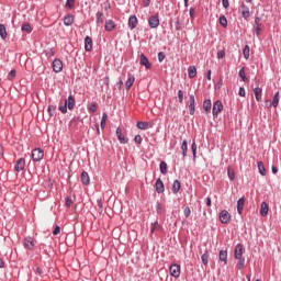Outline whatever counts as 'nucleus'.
<instances>
[{
    "instance_id": "nucleus-1",
    "label": "nucleus",
    "mask_w": 281,
    "mask_h": 281,
    "mask_svg": "<svg viewBox=\"0 0 281 281\" xmlns=\"http://www.w3.org/2000/svg\"><path fill=\"white\" fill-rule=\"evenodd\" d=\"M244 254H245V246L243 244H237L234 248V258L235 260H238L237 269H239V271L241 269H245V257L243 256Z\"/></svg>"
},
{
    "instance_id": "nucleus-2",
    "label": "nucleus",
    "mask_w": 281,
    "mask_h": 281,
    "mask_svg": "<svg viewBox=\"0 0 281 281\" xmlns=\"http://www.w3.org/2000/svg\"><path fill=\"white\" fill-rule=\"evenodd\" d=\"M223 109H224L223 101L221 100L215 101L212 109L213 117L214 119L218 117V113H222Z\"/></svg>"
},
{
    "instance_id": "nucleus-3",
    "label": "nucleus",
    "mask_w": 281,
    "mask_h": 281,
    "mask_svg": "<svg viewBox=\"0 0 281 281\" xmlns=\"http://www.w3.org/2000/svg\"><path fill=\"white\" fill-rule=\"evenodd\" d=\"M220 221L223 225H228V223H232V214L227 210L221 211Z\"/></svg>"
},
{
    "instance_id": "nucleus-4",
    "label": "nucleus",
    "mask_w": 281,
    "mask_h": 281,
    "mask_svg": "<svg viewBox=\"0 0 281 281\" xmlns=\"http://www.w3.org/2000/svg\"><path fill=\"white\" fill-rule=\"evenodd\" d=\"M169 273L172 278H179L181 276V266L173 263L169 267Z\"/></svg>"
},
{
    "instance_id": "nucleus-5",
    "label": "nucleus",
    "mask_w": 281,
    "mask_h": 281,
    "mask_svg": "<svg viewBox=\"0 0 281 281\" xmlns=\"http://www.w3.org/2000/svg\"><path fill=\"white\" fill-rule=\"evenodd\" d=\"M45 157V151L41 148H35L32 150V159L33 161H41Z\"/></svg>"
},
{
    "instance_id": "nucleus-6",
    "label": "nucleus",
    "mask_w": 281,
    "mask_h": 281,
    "mask_svg": "<svg viewBox=\"0 0 281 281\" xmlns=\"http://www.w3.org/2000/svg\"><path fill=\"white\" fill-rule=\"evenodd\" d=\"M148 25L151 30L159 27V15H151L148 19Z\"/></svg>"
},
{
    "instance_id": "nucleus-7",
    "label": "nucleus",
    "mask_w": 281,
    "mask_h": 281,
    "mask_svg": "<svg viewBox=\"0 0 281 281\" xmlns=\"http://www.w3.org/2000/svg\"><path fill=\"white\" fill-rule=\"evenodd\" d=\"M52 67H53V71H55V74H60V71H63V60L54 59Z\"/></svg>"
},
{
    "instance_id": "nucleus-8",
    "label": "nucleus",
    "mask_w": 281,
    "mask_h": 281,
    "mask_svg": "<svg viewBox=\"0 0 281 281\" xmlns=\"http://www.w3.org/2000/svg\"><path fill=\"white\" fill-rule=\"evenodd\" d=\"M155 188L158 194H164V192L166 191V187L164 186V181L161 180V178H158L156 180Z\"/></svg>"
},
{
    "instance_id": "nucleus-9",
    "label": "nucleus",
    "mask_w": 281,
    "mask_h": 281,
    "mask_svg": "<svg viewBox=\"0 0 281 281\" xmlns=\"http://www.w3.org/2000/svg\"><path fill=\"white\" fill-rule=\"evenodd\" d=\"M195 104H196V101L194 99V94H189V113H190V115H194Z\"/></svg>"
},
{
    "instance_id": "nucleus-10",
    "label": "nucleus",
    "mask_w": 281,
    "mask_h": 281,
    "mask_svg": "<svg viewBox=\"0 0 281 281\" xmlns=\"http://www.w3.org/2000/svg\"><path fill=\"white\" fill-rule=\"evenodd\" d=\"M14 170H15V172H21L22 170H25V159L24 158L18 159V161L15 162V166H14Z\"/></svg>"
},
{
    "instance_id": "nucleus-11",
    "label": "nucleus",
    "mask_w": 281,
    "mask_h": 281,
    "mask_svg": "<svg viewBox=\"0 0 281 281\" xmlns=\"http://www.w3.org/2000/svg\"><path fill=\"white\" fill-rule=\"evenodd\" d=\"M139 65H142L143 67H146L147 69L153 68V64L148 61V57H146V55L144 54H140Z\"/></svg>"
},
{
    "instance_id": "nucleus-12",
    "label": "nucleus",
    "mask_w": 281,
    "mask_h": 281,
    "mask_svg": "<svg viewBox=\"0 0 281 281\" xmlns=\"http://www.w3.org/2000/svg\"><path fill=\"white\" fill-rule=\"evenodd\" d=\"M65 105L68 106L69 111L76 106V98L74 95H69L68 99L65 100Z\"/></svg>"
},
{
    "instance_id": "nucleus-13",
    "label": "nucleus",
    "mask_w": 281,
    "mask_h": 281,
    "mask_svg": "<svg viewBox=\"0 0 281 281\" xmlns=\"http://www.w3.org/2000/svg\"><path fill=\"white\" fill-rule=\"evenodd\" d=\"M85 49L86 52H91L93 49V40L90 36L85 38Z\"/></svg>"
},
{
    "instance_id": "nucleus-14",
    "label": "nucleus",
    "mask_w": 281,
    "mask_h": 281,
    "mask_svg": "<svg viewBox=\"0 0 281 281\" xmlns=\"http://www.w3.org/2000/svg\"><path fill=\"white\" fill-rule=\"evenodd\" d=\"M203 110L205 111L206 115L212 113V100L206 99L203 101Z\"/></svg>"
},
{
    "instance_id": "nucleus-15",
    "label": "nucleus",
    "mask_w": 281,
    "mask_h": 281,
    "mask_svg": "<svg viewBox=\"0 0 281 281\" xmlns=\"http://www.w3.org/2000/svg\"><path fill=\"white\" fill-rule=\"evenodd\" d=\"M137 23H138V20H137L136 15H131L128 18V27H130V30H135V27H137Z\"/></svg>"
},
{
    "instance_id": "nucleus-16",
    "label": "nucleus",
    "mask_w": 281,
    "mask_h": 281,
    "mask_svg": "<svg viewBox=\"0 0 281 281\" xmlns=\"http://www.w3.org/2000/svg\"><path fill=\"white\" fill-rule=\"evenodd\" d=\"M81 183L82 186H89V183H91V178L89 177V172L87 171L81 172Z\"/></svg>"
},
{
    "instance_id": "nucleus-17",
    "label": "nucleus",
    "mask_w": 281,
    "mask_h": 281,
    "mask_svg": "<svg viewBox=\"0 0 281 281\" xmlns=\"http://www.w3.org/2000/svg\"><path fill=\"white\" fill-rule=\"evenodd\" d=\"M160 229H164V226H161V224H159L157 220L154 223H151L150 234H155V232H160Z\"/></svg>"
},
{
    "instance_id": "nucleus-18",
    "label": "nucleus",
    "mask_w": 281,
    "mask_h": 281,
    "mask_svg": "<svg viewBox=\"0 0 281 281\" xmlns=\"http://www.w3.org/2000/svg\"><path fill=\"white\" fill-rule=\"evenodd\" d=\"M23 245L25 249L32 250L34 249V239H32V237H26L24 238Z\"/></svg>"
},
{
    "instance_id": "nucleus-19",
    "label": "nucleus",
    "mask_w": 281,
    "mask_h": 281,
    "mask_svg": "<svg viewBox=\"0 0 281 281\" xmlns=\"http://www.w3.org/2000/svg\"><path fill=\"white\" fill-rule=\"evenodd\" d=\"M245 207V196H241L237 200V214H243Z\"/></svg>"
},
{
    "instance_id": "nucleus-20",
    "label": "nucleus",
    "mask_w": 281,
    "mask_h": 281,
    "mask_svg": "<svg viewBox=\"0 0 281 281\" xmlns=\"http://www.w3.org/2000/svg\"><path fill=\"white\" fill-rule=\"evenodd\" d=\"M136 126H137V128H139V131H146V130L149 128L150 123L149 122H144V121H138L136 123Z\"/></svg>"
},
{
    "instance_id": "nucleus-21",
    "label": "nucleus",
    "mask_w": 281,
    "mask_h": 281,
    "mask_svg": "<svg viewBox=\"0 0 281 281\" xmlns=\"http://www.w3.org/2000/svg\"><path fill=\"white\" fill-rule=\"evenodd\" d=\"M218 260L224 265H227V250H220Z\"/></svg>"
},
{
    "instance_id": "nucleus-22",
    "label": "nucleus",
    "mask_w": 281,
    "mask_h": 281,
    "mask_svg": "<svg viewBox=\"0 0 281 281\" xmlns=\"http://www.w3.org/2000/svg\"><path fill=\"white\" fill-rule=\"evenodd\" d=\"M105 31L106 32H113L115 30V22L113 20L105 21Z\"/></svg>"
},
{
    "instance_id": "nucleus-23",
    "label": "nucleus",
    "mask_w": 281,
    "mask_h": 281,
    "mask_svg": "<svg viewBox=\"0 0 281 281\" xmlns=\"http://www.w3.org/2000/svg\"><path fill=\"white\" fill-rule=\"evenodd\" d=\"M257 168L261 177H267V169L265 168V164L262 161L257 162Z\"/></svg>"
},
{
    "instance_id": "nucleus-24",
    "label": "nucleus",
    "mask_w": 281,
    "mask_h": 281,
    "mask_svg": "<svg viewBox=\"0 0 281 281\" xmlns=\"http://www.w3.org/2000/svg\"><path fill=\"white\" fill-rule=\"evenodd\" d=\"M254 93H255V98L257 100V102H261L262 101V88H255L254 89Z\"/></svg>"
},
{
    "instance_id": "nucleus-25",
    "label": "nucleus",
    "mask_w": 281,
    "mask_h": 281,
    "mask_svg": "<svg viewBox=\"0 0 281 281\" xmlns=\"http://www.w3.org/2000/svg\"><path fill=\"white\" fill-rule=\"evenodd\" d=\"M241 16L243 19H249V7L245 3L241 4Z\"/></svg>"
},
{
    "instance_id": "nucleus-26",
    "label": "nucleus",
    "mask_w": 281,
    "mask_h": 281,
    "mask_svg": "<svg viewBox=\"0 0 281 281\" xmlns=\"http://www.w3.org/2000/svg\"><path fill=\"white\" fill-rule=\"evenodd\" d=\"M260 214L261 216H267V214H269V204L267 202L261 203Z\"/></svg>"
},
{
    "instance_id": "nucleus-27",
    "label": "nucleus",
    "mask_w": 281,
    "mask_h": 281,
    "mask_svg": "<svg viewBox=\"0 0 281 281\" xmlns=\"http://www.w3.org/2000/svg\"><path fill=\"white\" fill-rule=\"evenodd\" d=\"M201 262H202V265L207 267V265L210 262V252H207V250H205L204 254L201 256Z\"/></svg>"
},
{
    "instance_id": "nucleus-28",
    "label": "nucleus",
    "mask_w": 281,
    "mask_h": 281,
    "mask_svg": "<svg viewBox=\"0 0 281 281\" xmlns=\"http://www.w3.org/2000/svg\"><path fill=\"white\" fill-rule=\"evenodd\" d=\"M134 82H135V76H133L132 74H128V78L125 82L126 89H131Z\"/></svg>"
},
{
    "instance_id": "nucleus-29",
    "label": "nucleus",
    "mask_w": 281,
    "mask_h": 281,
    "mask_svg": "<svg viewBox=\"0 0 281 281\" xmlns=\"http://www.w3.org/2000/svg\"><path fill=\"white\" fill-rule=\"evenodd\" d=\"M159 170L161 175H168V164L166 161H160Z\"/></svg>"
},
{
    "instance_id": "nucleus-30",
    "label": "nucleus",
    "mask_w": 281,
    "mask_h": 281,
    "mask_svg": "<svg viewBox=\"0 0 281 281\" xmlns=\"http://www.w3.org/2000/svg\"><path fill=\"white\" fill-rule=\"evenodd\" d=\"M64 25L69 27V25H74V15L68 14L64 18Z\"/></svg>"
},
{
    "instance_id": "nucleus-31",
    "label": "nucleus",
    "mask_w": 281,
    "mask_h": 281,
    "mask_svg": "<svg viewBox=\"0 0 281 281\" xmlns=\"http://www.w3.org/2000/svg\"><path fill=\"white\" fill-rule=\"evenodd\" d=\"M179 190H181V181L175 180L172 184V192L173 194H178Z\"/></svg>"
},
{
    "instance_id": "nucleus-32",
    "label": "nucleus",
    "mask_w": 281,
    "mask_h": 281,
    "mask_svg": "<svg viewBox=\"0 0 281 281\" xmlns=\"http://www.w3.org/2000/svg\"><path fill=\"white\" fill-rule=\"evenodd\" d=\"M0 37L2 38V41H5V38H8V31L4 24H0Z\"/></svg>"
},
{
    "instance_id": "nucleus-33",
    "label": "nucleus",
    "mask_w": 281,
    "mask_h": 281,
    "mask_svg": "<svg viewBox=\"0 0 281 281\" xmlns=\"http://www.w3.org/2000/svg\"><path fill=\"white\" fill-rule=\"evenodd\" d=\"M188 76H189V78H196V67L195 66H190L188 68Z\"/></svg>"
},
{
    "instance_id": "nucleus-34",
    "label": "nucleus",
    "mask_w": 281,
    "mask_h": 281,
    "mask_svg": "<svg viewBox=\"0 0 281 281\" xmlns=\"http://www.w3.org/2000/svg\"><path fill=\"white\" fill-rule=\"evenodd\" d=\"M104 23V13L97 12V25H102Z\"/></svg>"
},
{
    "instance_id": "nucleus-35",
    "label": "nucleus",
    "mask_w": 281,
    "mask_h": 281,
    "mask_svg": "<svg viewBox=\"0 0 281 281\" xmlns=\"http://www.w3.org/2000/svg\"><path fill=\"white\" fill-rule=\"evenodd\" d=\"M280 102V92H277L274 95H273V100L272 102L270 103V106H274L277 108L278 104Z\"/></svg>"
},
{
    "instance_id": "nucleus-36",
    "label": "nucleus",
    "mask_w": 281,
    "mask_h": 281,
    "mask_svg": "<svg viewBox=\"0 0 281 281\" xmlns=\"http://www.w3.org/2000/svg\"><path fill=\"white\" fill-rule=\"evenodd\" d=\"M227 176L229 181H234V179H236V172H234V169L231 167L227 168Z\"/></svg>"
},
{
    "instance_id": "nucleus-37",
    "label": "nucleus",
    "mask_w": 281,
    "mask_h": 281,
    "mask_svg": "<svg viewBox=\"0 0 281 281\" xmlns=\"http://www.w3.org/2000/svg\"><path fill=\"white\" fill-rule=\"evenodd\" d=\"M109 119V115H106V112L102 114L100 126L101 128H104L106 126V120Z\"/></svg>"
},
{
    "instance_id": "nucleus-38",
    "label": "nucleus",
    "mask_w": 281,
    "mask_h": 281,
    "mask_svg": "<svg viewBox=\"0 0 281 281\" xmlns=\"http://www.w3.org/2000/svg\"><path fill=\"white\" fill-rule=\"evenodd\" d=\"M181 150H182V156L187 157V155H188V142H182Z\"/></svg>"
},
{
    "instance_id": "nucleus-39",
    "label": "nucleus",
    "mask_w": 281,
    "mask_h": 281,
    "mask_svg": "<svg viewBox=\"0 0 281 281\" xmlns=\"http://www.w3.org/2000/svg\"><path fill=\"white\" fill-rule=\"evenodd\" d=\"M116 137H117L119 142H125V138L122 135V128L121 127L116 128Z\"/></svg>"
},
{
    "instance_id": "nucleus-40",
    "label": "nucleus",
    "mask_w": 281,
    "mask_h": 281,
    "mask_svg": "<svg viewBox=\"0 0 281 281\" xmlns=\"http://www.w3.org/2000/svg\"><path fill=\"white\" fill-rule=\"evenodd\" d=\"M249 45H245L244 49H243V54H244V58H246V60H249Z\"/></svg>"
},
{
    "instance_id": "nucleus-41",
    "label": "nucleus",
    "mask_w": 281,
    "mask_h": 281,
    "mask_svg": "<svg viewBox=\"0 0 281 281\" xmlns=\"http://www.w3.org/2000/svg\"><path fill=\"white\" fill-rule=\"evenodd\" d=\"M22 32H27V34H32V26L30 23H25L22 25Z\"/></svg>"
},
{
    "instance_id": "nucleus-42",
    "label": "nucleus",
    "mask_w": 281,
    "mask_h": 281,
    "mask_svg": "<svg viewBox=\"0 0 281 281\" xmlns=\"http://www.w3.org/2000/svg\"><path fill=\"white\" fill-rule=\"evenodd\" d=\"M218 21L222 27H227V18H225V15H221Z\"/></svg>"
},
{
    "instance_id": "nucleus-43",
    "label": "nucleus",
    "mask_w": 281,
    "mask_h": 281,
    "mask_svg": "<svg viewBox=\"0 0 281 281\" xmlns=\"http://www.w3.org/2000/svg\"><path fill=\"white\" fill-rule=\"evenodd\" d=\"M47 112L49 117H54V113L56 112V106L55 105H48Z\"/></svg>"
},
{
    "instance_id": "nucleus-44",
    "label": "nucleus",
    "mask_w": 281,
    "mask_h": 281,
    "mask_svg": "<svg viewBox=\"0 0 281 281\" xmlns=\"http://www.w3.org/2000/svg\"><path fill=\"white\" fill-rule=\"evenodd\" d=\"M191 150H192L193 161H195L196 160V143L195 142L192 143Z\"/></svg>"
},
{
    "instance_id": "nucleus-45",
    "label": "nucleus",
    "mask_w": 281,
    "mask_h": 281,
    "mask_svg": "<svg viewBox=\"0 0 281 281\" xmlns=\"http://www.w3.org/2000/svg\"><path fill=\"white\" fill-rule=\"evenodd\" d=\"M97 210H98L99 214H102V212H103L102 200H97Z\"/></svg>"
},
{
    "instance_id": "nucleus-46",
    "label": "nucleus",
    "mask_w": 281,
    "mask_h": 281,
    "mask_svg": "<svg viewBox=\"0 0 281 281\" xmlns=\"http://www.w3.org/2000/svg\"><path fill=\"white\" fill-rule=\"evenodd\" d=\"M239 78H241L243 82H247V76H245V67H243L240 70H239Z\"/></svg>"
},
{
    "instance_id": "nucleus-47",
    "label": "nucleus",
    "mask_w": 281,
    "mask_h": 281,
    "mask_svg": "<svg viewBox=\"0 0 281 281\" xmlns=\"http://www.w3.org/2000/svg\"><path fill=\"white\" fill-rule=\"evenodd\" d=\"M16 78V70L12 69L8 74V80H14Z\"/></svg>"
},
{
    "instance_id": "nucleus-48",
    "label": "nucleus",
    "mask_w": 281,
    "mask_h": 281,
    "mask_svg": "<svg viewBox=\"0 0 281 281\" xmlns=\"http://www.w3.org/2000/svg\"><path fill=\"white\" fill-rule=\"evenodd\" d=\"M71 205H74V200H71V198H69V196H66L65 206L66 207H71Z\"/></svg>"
},
{
    "instance_id": "nucleus-49",
    "label": "nucleus",
    "mask_w": 281,
    "mask_h": 281,
    "mask_svg": "<svg viewBox=\"0 0 281 281\" xmlns=\"http://www.w3.org/2000/svg\"><path fill=\"white\" fill-rule=\"evenodd\" d=\"M74 3H76V0H67L65 8H68L69 10H71V8H74Z\"/></svg>"
},
{
    "instance_id": "nucleus-50",
    "label": "nucleus",
    "mask_w": 281,
    "mask_h": 281,
    "mask_svg": "<svg viewBox=\"0 0 281 281\" xmlns=\"http://www.w3.org/2000/svg\"><path fill=\"white\" fill-rule=\"evenodd\" d=\"M158 60H159V63H164V60H166V53L159 52L158 53Z\"/></svg>"
},
{
    "instance_id": "nucleus-51",
    "label": "nucleus",
    "mask_w": 281,
    "mask_h": 281,
    "mask_svg": "<svg viewBox=\"0 0 281 281\" xmlns=\"http://www.w3.org/2000/svg\"><path fill=\"white\" fill-rule=\"evenodd\" d=\"M183 214H184V217L189 218L190 214H192L190 206L184 207Z\"/></svg>"
},
{
    "instance_id": "nucleus-52",
    "label": "nucleus",
    "mask_w": 281,
    "mask_h": 281,
    "mask_svg": "<svg viewBox=\"0 0 281 281\" xmlns=\"http://www.w3.org/2000/svg\"><path fill=\"white\" fill-rule=\"evenodd\" d=\"M178 100L180 104H183V90L178 91Z\"/></svg>"
},
{
    "instance_id": "nucleus-53",
    "label": "nucleus",
    "mask_w": 281,
    "mask_h": 281,
    "mask_svg": "<svg viewBox=\"0 0 281 281\" xmlns=\"http://www.w3.org/2000/svg\"><path fill=\"white\" fill-rule=\"evenodd\" d=\"M90 113H95V111H98V104L92 103L89 108Z\"/></svg>"
},
{
    "instance_id": "nucleus-54",
    "label": "nucleus",
    "mask_w": 281,
    "mask_h": 281,
    "mask_svg": "<svg viewBox=\"0 0 281 281\" xmlns=\"http://www.w3.org/2000/svg\"><path fill=\"white\" fill-rule=\"evenodd\" d=\"M110 82H111V79L109 78V76L104 77L103 85H105L106 89H109Z\"/></svg>"
},
{
    "instance_id": "nucleus-55",
    "label": "nucleus",
    "mask_w": 281,
    "mask_h": 281,
    "mask_svg": "<svg viewBox=\"0 0 281 281\" xmlns=\"http://www.w3.org/2000/svg\"><path fill=\"white\" fill-rule=\"evenodd\" d=\"M58 234H60V226H55L54 231H53V235L54 236H58Z\"/></svg>"
},
{
    "instance_id": "nucleus-56",
    "label": "nucleus",
    "mask_w": 281,
    "mask_h": 281,
    "mask_svg": "<svg viewBox=\"0 0 281 281\" xmlns=\"http://www.w3.org/2000/svg\"><path fill=\"white\" fill-rule=\"evenodd\" d=\"M156 213L161 214V203L160 202L156 203Z\"/></svg>"
},
{
    "instance_id": "nucleus-57",
    "label": "nucleus",
    "mask_w": 281,
    "mask_h": 281,
    "mask_svg": "<svg viewBox=\"0 0 281 281\" xmlns=\"http://www.w3.org/2000/svg\"><path fill=\"white\" fill-rule=\"evenodd\" d=\"M67 109H68V106L66 105V103H64V105H60L59 106V111L61 112V113H67Z\"/></svg>"
},
{
    "instance_id": "nucleus-58",
    "label": "nucleus",
    "mask_w": 281,
    "mask_h": 281,
    "mask_svg": "<svg viewBox=\"0 0 281 281\" xmlns=\"http://www.w3.org/2000/svg\"><path fill=\"white\" fill-rule=\"evenodd\" d=\"M217 58H218V60H221V58H225V50H218Z\"/></svg>"
},
{
    "instance_id": "nucleus-59",
    "label": "nucleus",
    "mask_w": 281,
    "mask_h": 281,
    "mask_svg": "<svg viewBox=\"0 0 281 281\" xmlns=\"http://www.w3.org/2000/svg\"><path fill=\"white\" fill-rule=\"evenodd\" d=\"M238 95H240L241 98H245L246 95L245 88L243 87L239 88Z\"/></svg>"
},
{
    "instance_id": "nucleus-60",
    "label": "nucleus",
    "mask_w": 281,
    "mask_h": 281,
    "mask_svg": "<svg viewBox=\"0 0 281 281\" xmlns=\"http://www.w3.org/2000/svg\"><path fill=\"white\" fill-rule=\"evenodd\" d=\"M222 4H223V8L227 10V8H229V0H222Z\"/></svg>"
},
{
    "instance_id": "nucleus-61",
    "label": "nucleus",
    "mask_w": 281,
    "mask_h": 281,
    "mask_svg": "<svg viewBox=\"0 0 281 281\" xmlns=\"http://www.w3.org/2000/svg\"><path fill=\"white\" fill-rule=\"evenodd\" d=\"M195 12H196V10H195L194 8H191V9L189 10V14H190L191 19H194Z\"/></svg>"
},
{
    "instance_id": "nucleus-62",
    "label": "nucleus",
    "mask_w": 281,
    "mask_h": 281,
    "mask_svg": "<svg viewBox=\"0 0 281 281\" xmlns=\"http://www.w3.org/2000/svg\"><path fill=\"white\" fill-rule=\"evenodd\" d=\"M262 29H260V26H258V25L255 26V33H256L257 36H260V31Z\"/></svg>"
},
{
    "instance_id": "nucleus-63",
    "label": "nucleus",
    "mask_w": 281,
    "mask_h": 281,
    "mask_svg": "<svg viewBox=\"0 0 281 281\" xmlns=\"http://www.w3.org/2000/svg\"><path fill=\"white\" fill-rule=\"evenodd\" d=\"M36 273H37V276H43V269L41 268V267H37L36 268Z\"/></svg>"
},
{
    "instance_id": "nucleus-64",
    "label": "nucleus",
    "mask_w": 281,
    "mask_h": 281,
    "mask_svg": "<svg viewBox=\"0 0 281 281\" xmlns=\"http://www.w3.org/2000/svg\"><path fill=\"white\" fill-rule=\"evenodd\" d=\"M134 142H142V135H136L134 137Z\"/></svg>"
}]
</instances>
